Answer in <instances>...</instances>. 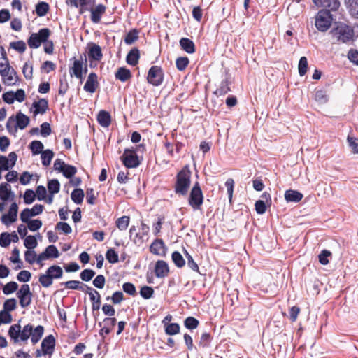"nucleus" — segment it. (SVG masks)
<instances>
[{
	"label": "nucleus",
	"instance_id": "obj_51",
	"mask_svg": "<svg viewBox=\"0 0 358 358\" xmlns=\"http://www.w3.org/2000/svg\"><path fill=\"white\" fill-rule=\"evenodd\" d=\"M10 48L15 50L20 53H23L27 48L26 43L23 41H18L15 42H11L10 43Z\"/></svg>",
	"mask_w": 358,
	"mask_h": 358
},
{
	"label": "nucleus",
	"instance_id": "obj_44",
	"mask_svg": "<svg viewBox=\"0 0 358 358\" xmlns=\"http://www.w3.org/2000/svg\"><path fill=\"white\" fill-rule=\"evenodd\" d=\"M48 189L52 195L58 193L60 189L59 181L57 179L50 180L48 183Z\"/></svg>",
	"mask_w": 358,
	"mask_h": 358
},
{
	"label": "nucleus",
	"instance_id": "obj_53",
	"mask_svg": "<svg viewBox=\"0 0 358 358\" xmlns=\"http://www.w3.org/2000/svg\"><path fill=\"white\" fill-rule=\"evenodd\" d=\"M110 299L111 300L113 304H119L124 299V294L120 291L115 292L111 296L106 297V300Z\"/></svg>",
	"mask_w": 358,
	"mask_h": 358
},
{
	"label": "nucleus",
	"instance_id": "obj_60",
	"mask_svg": "<svg viewBox=\"0 0 358 358\" xmlns=\"http://www.w3.org/2000/svg\"><path fill=\"white\" fill-rule=\"evenodd\" d=\"M16 308V300L14 298H11L5 301L3 303V310L7 312H10Z\"/></svg>",
	"mask_w": 358,
	"mask_h": 358
},
{
	"label": "nucleus",
	"instance_id": "obj_37",
	"mask_svg": "<svg viewBox=\"0 0 358 358\" xmlns=\"http://www.w3.org/2000/svg\"><path fill=\"white\" fill-rule=\"evenodd\" d=\"M129 222L130 217L129 216L124 215L116 220V227L120 231L126 230L129 226Z\"/></svg>",
	"mask_w": 358,
	"mask_h": 358
},
{
	"label": "nucleus",
	"instance_id": "obj_35",
	"mask_svg": "<svg viewBox=\"0 0 358 358\" xmlns=\"http://www.w3.org/2000/svg\"><path fill=\"white\" fill-rule=\"evenodd\" d=\"M171 258L175 265L178 268H182L185 264V261L182 255L178 252L174 251L171 255Z\"/></svg>",
	"mask_w": 358,
	"mask_h": 358
},
{
	"label": "nucleus",
	"instance_id": "obj_19",
	"mask_svg": "<svg viewBox=\"0 0 358 358\" xmlns=\"http://www.w3.org/2000/svg\"><path fill=\"white\" fill-rule=\"evenodd\" d=\"M343 4L350 17L358 20V0H343Z\"/></svg>",
	"mask_w": 358,
	"mask_h": 358
},
{
	"label": "nucleus",
	"instance_id": "obj_4",
	"mask_svg": "<svg viewBox=\"0 0 358 358\" xmlns=\"http://www.w3.org/2000/svg\"><path fill=\"white\" fill-rule=\"evenodd\" d=\"M331 34L334 39V43H347L353 37V30L348 26L341 25L331 31Z\"/></svg>",
	"mask_w": 358,
	"mask_h": 358
},
{
	"label": "nucleus",
	"instance_id": "obj_50",
	"mask_svg": "<svg viewBox=\"0 0 358 358\" xmlns=\"http://www.w3.org/2000/svg\"><path fill=\"white\" fill-rule=\"evenodd\" d=\"M180 325L178 323H171L165 328V332L167 335H176L180 332Z\"/></svg>",
	"mask_w": 358,
	"mask_h": 358
},
{
	"label": "nucleus",
	"instance_id": "obj_32",
	"mask_svg": "<svg viewBox=\"0 0 358 358\" xmlns=\"http://www.w3.org/2000/svg\"><path fill=\"white\" fill-rule=\"evenodd\" d=\"M85 196L82 189H75L71 194L72 201L76 204H81Z\"/></svg>",
	"mask_w": 358,
	"mask_h": 358
},
{
	"label": "nucleus",
	"instance_id": "obj_62",
	"mask_svg": "<svg viewBox=\"0 0 358 358\" xmlns=\"http://www.w3.org/2000/svg\"><path fill=\"white\" fill-rule=\"evenodd\" d=\"M11 243L10 234L3 232L0 236V245L3 248L8 247Z\"/></svg>",
	"mask_w": 358,
	"mask_h": 358
},
{
	"label": "nucleus",
	"instance_id": "obj_31",
	"mask_svg": "<svg viewBox=\"0 0 358 358\" xmlns=\"http://www.w3.org/2000/svg\"><path fill=\"white\" fill-rule=\"evenodd\" d=\"M50 10L49 4L46 2L41 1L36 5V13L38 17L45 16Z\"/></svg>",
	"mask_w": 358,
	"mask_h": 358
},
{
	"label": "nucleus",
	"instance_id": "obj_33",
	"mask_svg": "<svg viewBox=\"0 0 358 358\" xmlns=\"http://www.w3.org/2000/svg\"><path fill=\"white\" fill-rule=\"evenodd\" d=\"M44 332V327L41 325L37 326L35 329L33 328V331L31 337V342L35 344L39 341Z\"/></svg>",
	"mask_w": 358,
	"mask_h": 358
},
{
	"label": "nucleus",
	"instance_id": "obj_63",
	"mask_svg": "<svg viewBox=\"0 0 358 358\" xmlns=\"http://www.w3.org/2000/svg\"><path fill=\"white\" fill-rule=\"evenodd\" d=\"M42 226V222L40 220H31L27 222V227L31 231L38 230Z\"/></svg>",
	"mask_w": 358,
	"mask_h": 358
},
{
	"label": "nucleus",
	"instance_id": "obj_41",
	"mask_svg": "<svg viewBox=\"0 0 358 358\" xmlns=\"http://www.w3.org/2000/svg\"><path fill=\"white\" fill-rule=\"evenodd\" d=\"M199 321L194 317H187L184 321L185 327L190 330L195 329L198 327Z\"/></svg>",
	"mask_w": 358,
	"mask_h": 358
},
{
	"label": "nucleus",
	"instance_id": "obj_1",
	"mask_svg": "<svg viewBox=\"0 0 358 358\" xmlns=\"http://www.w3.org/2000/svg\"><path fill=\"white\" fill-rule=\"evenodd\" d=\"M191 176L192 172L187 165L182 167L176 174L173 186L176 194L182 196L187 194L191 185Z\"/></svg>",
	"mask_w": 358,
	"mask_h": 358
},
{
	"label": "nucleus",
	"instance_id": "obj_20",
	"mask_svg": "<svg viewBox=\"0 0 358 358\" xmlns=\"http://www.w3.org/2000/svg\"><path fill=\"white\" fill-rule=\"evenodd\" d=\"M10 197L12 199L14 197V194L11 191L10 185L6 182L0 184V199L6 202L8 201Z\"/></svg>",
	"mask_w": 358,
	"mask_h": 358
},
{
	"label": "nucleus",
	"instance_id": "obj_49",
	"mask_svg": "<svg viewBox=\"0 0 358 358\" xmlns=\"http://www.w3.org/2000/svg\"><path fill=\"white\" fill-rule=\"evenodd\" d=\"M189 63V59L187 57H178L176 61V68L179 71H184Z\"/></svg>",
	"mask_w": 358,
	"mask_h": 358
},
{
	"label": "nucleus",
	"instance_id": "obj_29",
	"mask_svg": "<svg viewBox=\"0 0 358 358\" xmlns=\"http://www.w3.org/2000/svg\"><path fill=\"white\" fill-rule=\"evenodd\" d=\"M150 250L152 254L161 255L164 253V243L162 239H156L150 245Z\"/></svg>",
	"mask_w": 358,
	"mask_h": 358
},
{
	"label": "nucleus",
	"instance_id": "obj_47",
	"mask_svg": "<svg viewBox=\"0 0 358 358\" xmlns=\"http://www.w3.org/2000/svg\"><path fill=\"white\" fill-rule=\"evenodd\" d=\"M18 288V285L15 282H9L6 284L3 287V292L4 294L8 295L15 292Z\"/></svg>",
	"mask_w": 358,
	"mask_h": 358
},
{
	"label": "nucleus",
	"instance_id": "obj_12",
	"mask_svg": "<svg viewBox=\"0 0 358 358\" xmlns=\"http://www.w3.org/2000/svg\"><path fill=\"white\" fill-rule=\"evenodd\" d=\"M99 86L98 80V76L94 72H91L87 78L86 83L84 85L83 89L85 92L89 93H94Z\"/></svg>",
	"mask_w": 358,
	"mask_h": 358
},
{
	"label": "nucleus",
	"instance_id": "obj_61",
	"mask_svg": "<svg viewBox=\"0 0 358 358\" xmlns=\"http://www.w3.org/2000/svg\"><path fill=\"white\" fill-rule=\"evenodd\" d=\"M331 255V252L329 250H324L319 255V262L322 265H327L329 264V257Z\"/></svg>",
	"mask_w": 358,
	"mask_h": 358
},
{
	"label": "nucleus",
	"instance_id": "obj_54",
	"mask_svg": "<svg viewBox=\"0 0 358 358\" xmlns=\"http://www.w3.org/2000/svg\"><path fill=\"white\" fill-rule=\"evenodd\" d=\"M211 341V336L209 333H203L201 336L199 346L202 348L208 347Z\"/></svg>",
	"mask_w": 358,
	"mask_h": 358
},
{
	"label": "nucleus",
	"instance_id": "obj_39",
	"mask_svg": "<svg viewBox=\"0 0 358 358\" xmlns=\"http://www.w3.org/2000/svg\"><path fill=\"white\" fill-rule=\"evenodd\" d=\"M70 3L76 8L80 7V14H83L87 10L86 7L88 3L87 0H70Z\"/></svg>",
	"mask_w": 358,
	"mask_h": 358
},
{
	"label": "nucleus",
	"instance_id": "obj_28",
	"mask_svg": "<svg viewBox=\"0 0 358 358\" xmlns=\"http://www.w3.org/2000/svg\"><path fill=\"white\" fill-rule=\"evenodd\" d=\"M140 52L138 48H132L127 55L126 61L128 64L136 66L138 63Z\"/></svg>",
	"mask_w": 358,
	"mask_h": 358
},
{
	"label": "nucleus",
	"instance_id": "obj_56",
	"mask_svg": "<svg viewBox=\"0 0 358 358\" xmlns=\"http://www.w3.org/2000/svg\"><path fill=\"white\" fill-rule=\"evenodd\" d=\"M24 246L29 250L34 249L37 246V241L34 236H27L24 241Z\"/></svg>",
	"mask_w": 358,
	"mask_h": 358
},
{
	"label": "nucleus",
	"instance_id": "obj_46",
	"mask_svg": "<svg viewBox=\"0 0 358 358\" xmlns=\"http://www.w3.org/2000/svg\"><path fill=\"white\" fill-rule=\"evenodd\" d=\"M61 172L66 178H71L76 173L77 169L74 166L66 164Z\"/></svg>",
	"mask_w": 358,
	"mask_h": 358
},
{
	"label": "nucleus",
	"instance_id": "obj_30",
	"mask_svg": "<svg viewBox=\"0 0 358 358\" xmlns=\"http://www.w3.org/2000/svg\"><path fill=\"white\" fill-rule=\"evenodd\" d=\"M20 332L21 326L19 324H15L10 327L8 335L16 343L19 341V338H20Z\"/></svg>",
	"mask_w": 358,
	"mask_h": 358
},
{
	"label": "nucleus",
	"instance_id": "obj_7",
	"mask_svg": "<svg viewBox=\"0 0 358 358\" xmlns=\"http://www.w3.org/2000/svg\"><path fill=\"white\" fill-rule=\"evenodd\" d=\"M120 159L124 166L128 169L136 168L141 162L137 154L135 153L134 147L124 149Z\"/></svg>",
	"mask_w": 358,
	"mask_h": 358
},
{
	"label": "nucleus",
	"instance_id": "obj_25",
	"mask_svg": "<svg viewBox=\"0 0 358 358\" xmlns=\"http://www.w3.org/2000/svg\"><path fill=\"white\" fill-rule=\"evenodd\" d=\"M303 197V194L296 190L289 189L285 193V199L287 202L298 203Z\"/></svg>",
	"mask_w": 358,
	"mask_h": 358
},
{
	"label": "nucleus",
	"instance_id": "obj_40",
	"mask_svg": "<svg viewBox=\"0 0 358 358\" xmlns=\"http://www.w3.org/2000/svg\"><path fill=\"white\" fill-rule=\"evenodd\" d=\"M22 73L27 80H31L33 78V64L29 62L24 63L22 67Z\"/></svg>",
	"mask_w": 358,
	"mask_h": 358
},
{
	"label": "nucleus",
	"instance_id": "obj_9",
	"mask_svg": "<svg viewBox=\"0 0 358 358\" xmlns=\"http://www.w3.org/2000/svg\"><path fill=\"white\" fill-rule=\"evenodd\" d=\"M0 74L3 78V83L6 85H13L15 84L17 76L13 68L9 63L5 64V68L0 69Z\"/></svg>",
	"mask_w": 358,
	"mask_h": 358
},
{
	"label": "nucleus",
	"instance_id": "obj_21",
	"mask_svg": "<svg viewBox=\"0 0 358 358\" xmlns=\"http://www.w3.org/2000/svg\"><path fill=\"white\" fill-rule=\"evenodd\" d=\"M34 108V114H43L48 109V101L45 99H40L38 101H34L32 104Z\"/></svg>",
	"mask_w": 358,
	"mask_h": 358
},
{
	"label": "nucleus",
	"instance_id": "obj_22",
	"mask_svg": "<svg viewBox=\"0 0 358 358\" xmlns=\"http://www.w3.org/2000/svg\"><path fill=\"white\" fill-rule=\"evenodd\" d=\"M181 49L187 53L192 54L196 51V47L194 42L188 38H182L180 40Z\"/></svg>",
	"mask_w": 358,
	"mask_h": 358
},
{
	"label": "nucleus",
	"instance_id": "obj_17",
	"mask_svg": "<svg viewBox=\"0 0 358 358\" xmlns=\"http://www.w3.org/2000/svg\"><path fill=\"white\" fill-rule=\"evenodd\" d=\"M169 273L168 264L164 260L157 261L155 266V274L159 278H164Z\"/></svg>",
	"mask_w": 358,
	"mask_h": 358
},
{
	"label": "nucleus",
	"instance_id": "obj_5",
	"mask_svg": "<svg viewBox=\"0 0 358 358\" xmlns=\"http://www.w3.org/2000/svg\"><path fill=\"white\" fill-rule=\"evenodd\" d=\"M51 34V31L48 28L41 29L38 32L33 33L27 40V44L30 48L36 49L42 43L47 42Z\"/></svg>",
	"mask_w": 358,
	"mask_h": 358
},
{
	"label": "nucleus",
	"instance_id": "obj_15",
	"mask_svg": "<svg viewBox=\"0 0 358 358\" xmlns=\"http://www.w3.org/2000/svg\"><path fill=\"white\" fill-rule=\"evenodd\" d=\"M90 11L91 13V21L94 24H98L101 22V17L106 11V6L100 3L92 7Z\"/></svg>",
	"mask_w": 358,
	"mask_h": 358
},
{
	"label": "nucleus",
	"instance_id": "obj_48",
	"mask_svg": "<svg viewBox=\"0 0 358 358\" xmlns=\"http://www.w3.org/2000/svg\"><path fill=\"white\" fill-rule=\"evenodd\" d=\"M140 295L145 299H149L154 294V289L149 286H143L140 289Z\"/></svg>",
	"mask_w": 358,
	"mask_h": 358
},
{
	"label": "nucleus",
	"instance_id": "obj_26",
	"mask_svg": "<svg viewBox=\"0 0 358 358\" xmlns=\"http://www.w3.org/2000/svg\"><path fill=\"white\" fill-rule=\"evenodd\" d=\"M15 120L17 128H19L20 129H25L30 122L29 117L23 114L21 111H19L16 114Z\"/></svg>",
	"mask_w": 358,
	"mask_h": 358
},
{
	"label": "nucleus",
	"instance_id": "obj_52",
	"mask_svg": "<svg viewBox=\"0 0 358 358\" xmlns=\"http://www.w3.org/2000/svg\"><path fill=\"white\" fill-rule=\"evenodd\" d=\"M308 70V60L306 57H301L299 62V73L301 76H304Z\"/></svg>",
	"mask_w": 358,
	"mask_h": 358
},
{
	"label": "nucleus",
	"instance_id": "obj_38",
	"mask_svg": "<svg viewBox=\"0 0 358 358\" xmlns=\"http://www.w3.org/2000/svg\"><path fill=\"white\" fill-rule=\"evenodd\" d=\"M43 144L40 141H33L29 145V148L33 155H38L43 152Z\"/></svg>",
	"mask_w": 358,
	"mask_h": 358
},
{
	"label": "nucleus",
	"instance_id": "obj_58",
	"mask_svg": "<svg viewBox=\"0 0 358 358\" xmlns=\"http://www.w3.org/2000/svg\"><path fill=\"white\" fill-rule=\"evenodd\" d=\"M95 272L90 268L84 269L80 274L82 280L88 282L95 275Z\"/></svg>",
	"mask_w": 358,
	"mask_h": 358
},
{
	"label": "nucleus",
	"instance_id": "obj_55",
	"mask_svg": "<svg viewBox=\"0 0 358 358\" xmlns=\"http://www.w3.org/2000/svg\"><path fill=\"white\" fill-rule=\"evenodd\" d=\"M83 286L86 287V289L85 290V292L90 296V299L91 302L96 301V299L99 296H101L99 292L95 289L91 287H88L86 285H83Z\"/></svg>",
	"mask_w": 358,
	"mask_h": 358
},
{
	"label": "nucleus",
	"instance_id": "obj_14",
	"mask_svg": "<svg viewBox=\"0 0 358 358\" xmlns=\"http://www.w3.org/2000/svg\"><path fill=\"white\" fill-rule=\"evenodd\" d=\"M18 206L15 202L13 203L9 208L8 213L2 215L1 220L3 224L9 225L17 220Z\"/></svg>",
	"mask_w": 358,
	"mask_h": 358
},
{
	"label": "nucleus",
	"instance_id": "obj_3",
	"mask_svg": "<svg viewBox=\"0 0 358 358\" xmlns=\"http://www.w3.org/2000/svg\"><path fill=\"white\" fill-rule=\"evenodd\" d=\"M204 196L198 182H196L190 190L188 197V204L194 210H199L203 203Z\"/></svg>",
	"mask_w": 358,
	"mask_h": 358
},
{
	"label": "nucleus",
	"instance_id": "obj_6",
	"mask_svg": "<svg viewBox=\"0 0 358 358\" xmlns=\"http://www.w3.org/2000/svg\"><path fill=\"white\" fill-rule=\"evenodd\" d=\"M333 15L328 10H320L315 17V27L322 32L327 31L331 25Z\"/></svg>",
	"mask_w": 358,
	"mask_h": 358
},
{
	"label": "nucleus",
	"instance_id": "obj_11",
	"mask_svg": "<svg viewBox=\"0 0 358 358\" xmlns=\"http://www.w3.org/2000/svg\"><path fill=\"white\" fill-rule=\"evenodd\" d=\"M314 3L320 7L324 8L322 10H328L329 12H336L341 6L340 0H313Z\"/></svg>",
	"mask_w": 358,
	"mask_h": 358
},
{
	"label": "nucleus",
	"instance_id": "obj_57",
	"mask_svg": "<svg viewBox=\"0 0 358 358\" xmlns=\"http://www.w3.org/2000/svg\"><path fill=\"white\" fill-rule=\"evenodd\" d=\"M45 252L48 255V259L49 258H57L59 256V252L56 248V246L53 245H48L45 250Z\"/></svg>",
	"mask_w": 358,
	"mask_h": 358
},
{
	"label": "nucleus",
	"instance_id": "obj_27",
	"mask_svg": "<svg viewBox=\"0 0 358 358\" xmlns=\"http://www.w3.org/2000/svg\"><path fill=\"white\" fill-rule=\"evenodd\" d=\"M230 84L231 82L227 78L222 80L219 87L214 92V94L217 96L227 94L229 91H231Z\"/></svg>",
	"mask_w": 358,
	"mask_h": 358
},
{
	"label": "nucleus",
	"instance_id": "obj_13",
	"mask_svg": "<svg viewBox=\"0 0 358 358\" xmlns=\"http://www.w3.org/2000/svg\"><path fill=\"white\" fill-rule=\"evenodd\" d=\"M83 59L81 57L80 59H75L73 61L72 66L69 68V73L71 77L75 76L76 78L83 82Z\"/></svg>",
	"mask_w": 358,
	"mask_h": 358
},
{
	"label": "nucleus",
	"instance_id": "obj_45",
	"mask_svg": "<svg viewBox=\"0 0 358 358\" xmlns=\"http://www.w3.org/2000/svg\"><path fill=\"white\" fill-rule=\"evenodd\" d=\"M106 258L110 264H115L118 262V255L113 248H110L106 251Z\"/></svg>",
	"mask_w": 358,
	"mask_h": 358
},
{
	"label": "nucleus",
	"instance_id": "obj_43",
	"mask_svg": "<svg viewBox=\"0 0 358 358\" xmlns=\"http://www.w3.org/2000/svg\"><path fill=\"white\" fill-rule=\"evenodd\" d=\"M81 282L78 280H69L62 282L61 285H64L66 288L71 289H79L85 292V289L80 285Z\"/></svg>",
	"mask_w": 358,
	"mask_h": 358
},
{
	"label": "nucleus",
	"instance_id": "obj_34",
	"mask_svg": "<svg viewBox=\"0 0 358 358\" xmlns=\"http://www.w3.org/2000/svg\"><path fill=\"white\" fill-rule=\"evenodd\" d=\"M138 38V31L134 29L130 30L124 37V43L127 45L134 43Z\"/></svg>",
	"mask_w": 358,
	"mask_h": 358
},
{
	"label": "nucleus",
	"instance_id": "obj_23",
	"mask_svg": "<svg viewBox=\"0 0 358 358\" xmlns=\"http://www.w3.org/2000/svg\"><path fill=\"white\" fill-rule=\"evenodd\" d=\"M97 121L103 127H108L111 124L110 114L106 110H101L97 115Z\"/></svg>",
	"mask_w": 358,
	"mask_h": 358
},
{
	"label": "nucleus",
	"instance_id": "obj_16",
	"mask_svg": "<svg viewBox=\"0 0 358 358\" xmlns=\"http://www.w3.org/2000/svg\"><path fill=\"white\" fill-rule=\"evenodd\" d=\"M55 346V339L52 335L47 336L41 343L43 355H52Z\"/></svg>",
	"mask_w": 358,
	"mask_h": 358
},
{
	"label": "nucleus",
	"instance_id": "obj_2",
	"mask_svg": "<svg viewBox=\"0 0 358 358\" xmlns=\"http://www.w3.org/2000/svg\"><path fill=\"white\" fill-rule=\"evenodd\" d=\"M62 268L57 265L50 266L45 273L41 274L38 281L43 287H49L52 285L54 279H59L62 277Z\"/></svg>",
	"mask_w": 358,
	"mask_h": 358
},
{
	"label": "nucleus",
	"instance_id": "obj_8",
	"mask_svg": "<svg viewBox=\"0 0 358 358\" xmlns=\"http://www.w3.org/2000/svg\"><path fill=\"white\" fill-rule=\"evenodd\" d=\"M164 71L161 66H152L148 73V83L153 86H159L164 81Z\"/></svg>",
	"mask_w": 358,
	"mask_h": 358
},
{
	"label": "nucleus",
	"instance_id": "obj_64",
	"mask_svg": "<svg viewBox=\"0 0 358 358\" xmlns=\"http://www.w3.org/2000/svg\"><path fill=\"white\" fill-rule=\"evenodd\" d=\"M349 145L354 153L358 154V138L348 136Z\"/></svg>",
	"mask_w": 358,
	"mask_h": 358
},
{
	"label": "nucleus",
	"instance_id": "obj_59",
	"mask_svg": "<svg viewBox=\"0 0 358 358\" xmlns=\"http://www.w3.org/2000/svg\"><path fill=\"white\" fill-rule=\"evenodd\" d=\"M123 291L131 295V296H136L137 294L136 289L134 286V285L131 282H125L122 285Z\"/></svg>",
	"mask_w": 358,
	"mask_h": 358
},
{
	"label": "nucleus",
	"instance_id": "obj_24",
	"mask_svg": "<svg viewBox=\"0 0 358 358\" xmlns=\"http://www.w3.org/2000/svg\"><path fill=\"white\" fill-rule=\"evenodd\" d=\"M131 73L129 69L126 67H120L117 69L115 73V77L117 80L121 82H126L131 78Z\"/></svg>",
	"mask_w": 358,
	"mask_h": 358
},
{
	"label": "nucleus",
	"instance_id": "obj_36",
	"mask_svg": "<svg viewBox=\"0 0 358 358\" xmlns=\"http://www.w3.org/2000/svg\"><path fill=\"white\" fill-rule=\"evenodd\" d=\"M54 157V152L51 150H45L41 152V160L43 166H49Z\"/></svg>",
	"mask_w": 358,
	"mask_h": 358
},
{
	"label": "nucleus",
	"instance_id": "obj_10",
	"mask_svg": "<svg viewBox=\"0 0 358 358\" xmlns=\"http://www.w3.org/2000/svg\"><path fill=\"white\" fill-rule=\"evenodd\" d=\"M17 296L20 299L21 307L26 308L31 303L33 295L28 284H23L21 286L20 289L17 292Z\"/></svg>",
	"mask_w": 358,
	"mask_h": 358
},
{
	"label": "nucleus",
	"instance_id": "obj_42",
	"mask_svg": "<svg viewBox=\"0 0 358 358\" xmlns=\"http://www.w3.org/2000/svg\"><path fill=\"white\" fill-rule=\"evenodd\" d=\"M33 331V325L28 324L25 325L20 332V339L22 341H27L30 336H31Z\"/></svg>",
	"mask_w": 358,
	"mask_h": 358
},
{
	"label": "nucleus",
	"instance_id": "obj_18",
	"mask_svg": "<svg viewBox=\"0 0 358 358\" xmlns=\"http://www.w3.org/2000/svg\"><path fill=\"white\" fill-rule=\"evenodd\" d=\"M88 57L90 59L95 61H101L103 58V53L101 47L94 43L88 44Z\"/></svg>",
	"mask_w": 358,
	"mask_h": 358
}]
</instances>
